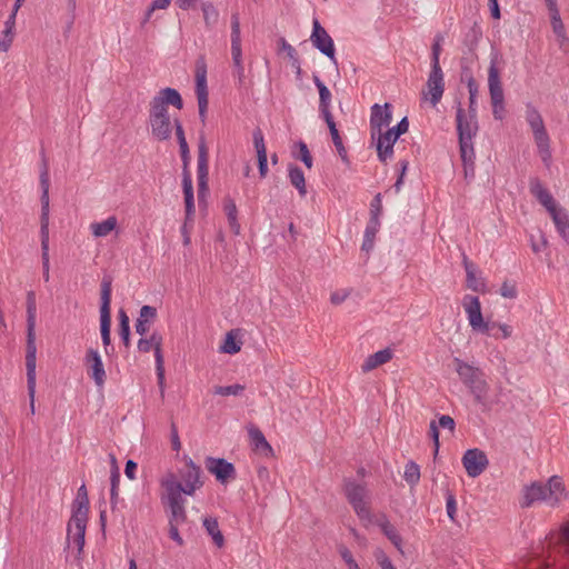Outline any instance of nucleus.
Instances as JSON below:
<instances>
[{"label":"nucleus","mask_w":569,"mask_h":569,"mask_svg":"<svg viewBox=\"0 0 569 569\" xmlns=\"http://www.w3.org/2000/svg\"><path fill=\"white\" fill-rule=\"evenodd\" d=\"M36 318L37 302L34 291L27 293V348H26V368L28 395L30 397L31 412H34V392H36Z\"/></svg>","instance_id":"f257e3e1"},{"label":"nucleus","mask_w":569,"mask_h":569,"mask_svg":"<svg viewBox=\"0 0 569 569\" xmlns=\"http://www.w3.org/2000/svg\"><path fill=\"white\" fill-rule=\"evenodd\" d=\"M453 362L460 380L472 395L475 403L487 407L490 387L485 372L480 368L469 365L459 358H455Z\"/></svg>","instance_id":"f03ea898"},{"label":"nucleus","mask_w":569,"mask_h":569,"mask_svg":"<svg viewBox=\"0 0 569 569\" xmlns=\"http://www.w3.org/2000/svg\"><path fill=\"white\" fill-rule=\"evenodd\" d=\"M179 476L182 481H179L173 472H169L160 481L164 490H169L172 486L180 487V495L193 496L194 492L203 486L201 479L202 470L200 466L196 465L191 458L184 459V467L179 470Z\"/></svg>","instance_id":"7ed1b4c3"},{"label":"nucleus","mask_w":569,"mask_h":569,"mask_svg":"<svg viewBox=\"0 0 569 569\" xmlns=\"http://www.w3.org/2000/svg\"><path fill=\"white\" fill-rule=\"evenodd\" d=\"M526 120L532 130L541 160L547 167H549L551 161L550 138L546 130L541 114L531 104L527 106Z\"/></svg>","instance_id":"20e7f679"},{"label":"nucleus","mask_w":569,"mask_h":569,"mask_svg":"<svg viewBox=\"0 0 569 569\" xmlns=\"http://www.w3.org/2000/svg\"><path fill=\"white\" fill-rule=\"evenodd\" d=\"M499 56L497 52L491 54L490 66L488 69V88L492 104V114L497 120H501L503 118L505 111V96L503 89L500 81L498 64Z\"/></svg>","instance_id":"39448f33"},{"label":"nucleus","mask_w":569,"mask_h":569,"mask_svg":"<svg viewBox=\"0 0 569 569\" xmlns=\"http://www.w3.org/2000/svg\"><path fill=\"white\" fill-rule=\"evenodd\" d=\"M409 129V121L407 117H403L395 127L388 129L385 132H380L376 136L377 154L381 162H386L393 156V146L399 137L406 133Z\"/></svg>","instance_id":"423d86ee"},{"label":"nucleus","mask_w":569,"mask_h":569,"mask_svg":"<svg viewBox=\"0 0 569 569\" xmlns=\"http://www.w3.org/2000/svg\"><path fill=\"white\" fill-rule=\"evenodd\" d=\"M463 308L468 316L469 325L472 330L499 338L498 333L495 332L496 322L485 321L481 313L480 300L476 296L466 295L463 297Z\"/></svg>","instance_id":"0eeeda50"},{"label":"nucleus","mask_w":569,"mask_h":569,"mask_svg":"<svg viewBox=\"0 0 569 569\" xmlns=\"http://www.w3.org/2000/svg\"><path fill=\"white\" fill-rule=\"evenodd\" d=\"M343 491L348 502L352 506L355 512L360 519H370V510L367 506L366 498L368 496L367 487L357 483L352 479L343 480Z\"/></svg>","instance_id":"6e6552de"},{"label":"nucleus","mask_w":569,"mask_h":569,"mask_svg":"<svg viewBox=\"0 0 569 569\" xmlns=\"http://www.w3.org/2000/svg\"><path fill=\"white\" fill-rule=\"evenodd\" d=\"M180 157L182 160V189L184 194V207L187 219L191 217L194 211L193 186L192 178L189 171L190 150L187 141L179 143Z\"/></svg>","instance_id":"1a4fd4ad"},{"label":"nucleus","mask_w":569,"mask_h":569,"mask_svg":"<svg viewBox=\"0 0 569 569\" xmlns=\"http://www.w3.org/2000/svg\"><path fill=\"white\" fill-rule=\"evenodd\" d=\"M111 292L112 277L104 276L101 281L100 290V332L101 336L111 333Z\"/></svg>","instance_id":"9d476101"},{"label":"nucleus","mask_w":569,"mask_h":569,"mask_svg":"<svg viewBox=\"0 0 569 569\" xmlns=\"http://www.w3.org/2000/svg\"><path fill=\"white\" fill-rule=\"evenodd\" d=\"M196 94L198 99L199 119L206 124L208 110L207 66L203 59L197 61L196 66Z\"/></svg>","instance_id":"9b49d317"},{"label":"nucleus","mask_w":569,"mask_h":569,"mask_svg":"<svg viewBox=\"0 0 569 569\" xmlns=\"http://www.w3.org/2000/svg\"><path fill=\"white\" fill-rule=\"evenodd\" d=\"M310 41L316 49H318L330 61L337 64L333 40L327 30L321 26L318 19H313L312 21Z\"/></svg>","instance_id":"f8f14e48"},{"label":"nucleus","mask_w":569,"mask_h":569,"mask_svg":"<svg viewBox=\"0 0 569 569\" xmlns=\"http://www.w3.org/2000/svg\"><path fill=\"white\" fill-rule=\"evenodd\" d=\"M182 490L178 485L166 491V500L169 507V525H181L187 521L186 499L180 495Z\"/></svg>","instance_id":"ddd939ff"},{"label":"nucleus","mask_w":569,"mask_h":569,"mask_svg":"<svg viewBox=\"0 0 569 569\" xmlns=\"http://www.w3.org/2000/svg\"><path fill=\"white\" fill-rule=\"evenodd\" d=\"M209 152L204 137L201 134L198 142V199L202 201L208 192Z\"/></svg>","instance_id":"4468645a"},{"label":"nucleus","mask_w":569,"mask_h":569,"mask_svg":"<svg viewBox=\"0 0 569 569\" xmlns=\"http://www.w3.org/2000/svg\"><path fill=\"white\" fill-rule=\"evenodd\" d=\"M88 517L71 516L67 527L68 547L73 545L77 548V559L81 558L84 547V536Z\"/></svg>","instance_id":"2eb2a0df"},{"label":"nucleus","mask_w":569,"mask_h":569,"mask_svg":"<svg viewBox=\"0 0 569 569\" xmlns=\"http://www.w3.org/2000/svg\"><path fill=\"white\" fill-rule=\"evenodd\" d=\"M206 469L216 477L221 485H226L237 477L233 463L224 458L207 457L204 460Z\"/></svg>","instance_id":"dca6fc26"},{"label":"nucleus","mask_w":569,"mask_h":569,"mask_svg":"<svg viewBox=\"0 0 569 569\" xmlns=\"http://www.w3.org/2000/svg\"><path fill=\"white\" fill-rule=\"evenodd\" d=\"M489 461L487 455L480 449H468L462 457V465L467 475L471 478L480 476L487 468Z\"/></svg>","instance_id":"f3484780"},{"label":"nucleus","mask_w":569,"mask_h":569,"mask_svg":"<svg viewBox=\"0 0 569 569\" xmlns=\"http://www.w3.org/2000/svg\"><path fill=\"white\" fill-rule=\"evenodd\" d=\"M456 122L459 140H472L476 137L479 129L477 117L467 114L460 102L456 112Z\"/></svg>","instance_id":"a211bd4d"},{"label":"nucleus","mask_w":569,"mask_h":569,"mask_svg":"<svg viewBox=\"0 0 569 569\" xmlns=\"http://www.w3.org/2000/svg\"><path fill=\"white\" fill-rule=\"evenodd\" d=\"M84 361L88 368L89 377L93 379L98 388H102L106 382L107 375L101 356L96 349L89 348L87 350Z\"/></svg>","instance_id":"6ab92c4d"},{"label":"nucleus","mask_w":569,"mask_h":569,"mask_svg":"<svg viewBox=\"0 0 569 569\" xmlns=\"http://www.w3.org/2000/svg\"><path fill=\"white\" fill-rule=\"evenodd\" d=\"M390 107L389 103H385L383 106L376 103L371 107L370 130L372 140L376 139V136L380 133L385 127L390 124L392 120Z\"/></svg>","instance_id":"aec40b11"},{"label":"nucleus","mask_w":569,"mask_h":569,"mask_svg":"<svg viewBox=\"0 0 569 569\" xmlns=\"http://www.w3.org/2000/svg\"><path fill=\"white\" fill-rule=\"evenodd\" d=\"M427 88L428 92H423V94H430V102L435 107L440 102L445 91L443 72L440 66H431Z\"/></svg>","instance_id":"412c9836"},{"label":"nucleus","mask_w":569,"mask_h":569,"mask_svg":"<svg viewBox=\"0 0 569 569\" xmlns=\"http://www.w3.org/2000/svg\"><path fill=\"white\" fill-rule=\"evenodd\" d=\"M149 341L153 345L157 380H158V386L160 389V395H161V397H163L164 396V360H163V355H162V350H161L162 337L159 332L154 331L149 337Z\"/></svg>","instance_id":"4be33fe9"},{"label":"nucleus","mask_w":569,"mask_h":569,"mask_svg":"<svg viewBox=\"0 0 569 569\" xmlns=\"http://www.w3.org/2000/svg\"><path fill=\"white\" fill-rule=\"evenodd\" d=\"M565 495V486L560 477L552 476L546 485H542V501L555 507L559 503Z\"/></svg>","instance_id":"5701e85b"},{"label":"nucleus","mask_w":569,"mask_h":569,"mask_svg":"<svg viewBox=\"0 0 569 569\" xmlns=\"http://www.w3.org/2000/svg\"><path fill=\"white\" fill-rule=\"evenodd\" d=\"M530 192L547 209L548 212L559 207L552 194L542 186L538 178L530 179Z\"/></svg>","instance_id":"b1692460"},{"label":"nucleus","mask_w":569,"mask_h":569,"mask_svg":"<svg viewBox=\"0 0 569 569\" xmlns=\"http://www.w3.org/2000/svg\"><path fill=\"white\" fill-rule=\"evenodd\" d=\"M313 82L319 91V110L322 118L326 120L333 119L330 111L331 92L328 87L320 80L318 76H313Z\"/></svg>","instance_id":"393cba45"},{"label":"nucleus","mask_w":569,"mask_h":569,"mask_svg":"<svg viewBox=\"0 0 569 569\" xmlns=\"http://www.w3.org/2000/svg\"><path fill=\"white\" fill-rule=\"evenodd\" d=\"M156 318L157 309L154 307L148 305L142 306L134 325L136 332L143 337L149 331L150 326L154 322Z\"/></svg>","instance_id":"a878e982"},{"label":"nucleus","mask_w":569,"mask_h":569,"mask_svg":"<svg viewBox=\"0 0 569 569\" xmlns=\"http://www.w3.org/2000/svg\"><path fill=\"white\" fill-rule=\"evenodd\" d=\"M558 233L569 243V214L562 207H557L549 212Z\"/></svg>","instance_id":"bb28decb"},{"label":"nucleus","mask_w":569,"mask_h":569,"mask_svg":"<svg viewBox=\"0 0 569 569\" xmlns=\"http://www.w3.org/2000/svg\"><path fill=\"white\" fill-rule=\"evenodd\" d=\"M392 359V351L389 348L379 350L370 355L361 365L362 372H369L377 367L389 362Z\"/></svg>","instance_id":"cd10ccee"},{"label":"nucleus","mask_w":569,"mask_h":569,"mask_svg":"<svg viewBox=\"0 0 569 569\" xmlns=\"http://www.w3.org/2000/svg\"><path fill=\"white\" fill-rule=\"evenodd\" d=\"M152 136L159 140L164 141L170 139L172 132V123L169 117L154 119L150 121Z\"/></svg>","instance_id":"c85d7f7f"},{"label":"nucleus","mask_w":569,"mask_h":569,"mask_svg":"<svg viewBox=\"0 0 569 569\" xmlns=\"http://www.w3.org/2000/svg\"><path fill=\"white\" fill-rule=\"evenodd\" d=\"M49 200H41L40 237L41 251H49Z\"/></svg>","instance_id":"c756f323"},{"label":"nucleus","mask_w":569,"mask_h":569,"mask_svg":"<svg viewBox=\"0 0 569 569\" xmlns=\"http://www.w3.org/2000/svg\"><path fill=\"white\" fill-rule=\"evenodd\" d=\"M377 525L379 526V528L381 529V531L383 532V535L391 541V543L400 551L402 552L401 550V546H402V538L401 536L399 535V532L397 531V529L395 528V526H392L390 523V521L388 520L387 516L386 515H381L378 519H377Z\"/></svg>","instance_id":"7c9ffc66"},{"label":"nucleus","mask_w":569,"mask_h":569,"mask_svg":"<svg viewBox=\"0 0 569 569\" xmlns=\"http://www.w3.org/2000/svg\"><path fill=\"white\" fill-rule=\"evenodd\" d=\"M463 267L466 270V282L467 287L472 291H485L486 283L483 279L476 277V266L473 262L469 261L467 256H463Z\"/></svg>","instance_id":"2f4dec72"},{"label":"nucleus","mask_w":569,"mask_h":569,"mask_svg":"<svg viewBox=\"0 0 569 569\" xmlns=\"http://www.w3.org/2000/svg\"><path fill=\"white\" fill-rule=\"evenodd\" d=\"M89 513V498L87 488L84 485L78 489L77 497L72 502V515L71 516H80L88 517Z\"/></svg>","instance_id":"473e14b6"},{"label":"nucleus","mask_w":569,"mask_h":569,"mask_svg":"<svg viewBox=\"0 0 569 569\" xmlns=\"http://www.w3.org/2000/svg\"><path fill=\"white\" fill-rule=\"evenodd\" d=\"M379 228H380V219H376V218L371 219L370 218L367 223V227L365 229L363 241L361 244L362 251H366L367 253H369L373 249L376 234L379 231Z\"/></svg>","instance_id":"72a5a7b5"},{"label":"nucleus","mask_w":569,"mask_h":569,"mask_svg":"<svg viewBox=\"0 0 569 569\" xmlns=\"http://www.w3.org/2000/svg\"><path fill=\"white\" fill-rule=\"evenodd\" d=\"M223 210L226 212L229 227L234 234L240 233V223L238 222V209L232 198L227 197L223 200Z\"/></svg>","instance_id":"f704fd0d"},{"label":"nucleus","mask_w":569,"mask_h":569,"mask_svg":"<svg viewBox=\"0 0 569 569\" xmlns=\"http://www.w3.org/2000/svg\"><path fill=\"white\" fill-rule=\"evenodd\" d=\"M326 123L329 128L330 136L332 138V142L338 151L339 157L345 163H349L348 152L347 149L343 146L342 139L339 134V131L337 129L336 122L333 119L326 120Z\"/></svg>","instance_id":"c9c22d12"},{"label":"nucleus","mask_w":569,"mask_h":569,"mask_svg":"<svg viewBox=\"0 0 569 569\" xmlns=\"http://www.w3.org/2000/svg\"><path fill=\"white\" fill-rule=\"evenodd\" d=\"M289 172V180L291 184L298 190L300 196H306L307 188H306V179L305 173L298 166H295L292 163L288 167Z\"/></svg>","instance_id":"e433bc0d"},{"label":"nucleus","mask_w":569,"mask_h":569,"mask_svg":"<svg viewBox=\"0 0 569 569\" xmlns=\"http://www.w3.org/2000/svg\"><path fill=\"white\" fill-rule=\"evenodd\" d=\"M156 97L160 98L161 101H163V103L166 106H172L179 110H181L183 108V100L177 89L169 88V87L161 89L159 91L158 96H156Z\"/></svg>","instance_id":"4c0bfd02"},{"label":"nucleus","mask_w":569,"mask_h":569,"mask_svg":"<svg viewBox=\"0 0 569 569\" xmlns=\"http://www.w3.org/2000/svg\"><path fill=\"white\" fill-rule=\"evenodd\" d=\"M118 220L116 216H111L101 222H93L90 224V229L94 237H106L116 229Z\"/></svg>","instance_id":"58836bf2"},{"label":"nucleus","mask_w":569,"mask_h":569,"mask_svg":"<svg viewBox=\"0 0 569 569\" xmlns=\"http://www.w3.org/2000/svg\"><path fill=\"white\" fill-rule=\"evenodd\" d=\"M203 527L206 528V531L209 536H211L214 545L218 548L223 547L224 545V538L222 532L219 529V523L216 518L207 517L203 519Z\"/></svg>","instance_id":"ea45409f"},{"label":"nucleus","mask_w":569,"mask_h":569,"mask_svg":"<svg viewBox=\"0 0 569 569\" xmlns=\"http://www.w3.org/2000/svg\"><path fill=\"white\" fill-rule=\"evenodd\" d=\"M249 436L256 450L263 452L266 455L272 452L271 446L269 445L260 429L256 427L250 428Z\"/></svg>","instance_id":"a19ab883"},{"label":"nucleus","mask_w":569,"mask_h":569,"mask_svg":"<svg viewBox=\"0 0 569 569\" xmlns=\"http://www.w3.org/2000/svg\"><path fill=\"white\" fill-rule=\"evenodd\" d=\"M241 50L240 19L239 14H231V53H239Z\"/></svg>","instance_id":"79ce46f5"},{"label":"nucleus","mask_w":569,"mask_h":569,"mask_svg":"<svg viewBox=\"0 0 569 569\" xmlns=\"http://www.w3.org/2000/svg\"><path fill=\"white\" fill-rule=\"evenodd\" d=\"M542 483L533 482L526 488L522 507H530L536 501H542Z\"/></svg>","instance_id":"37998d69"},{"label":"nucleus","mask_w":569,"mask_h":569,"mask_svg":"<svg viewBox=\"0 0 569 569\" xmlns=\"http://www.w3.org/2000/svg\"><path fill=\"white\" fill-rule=\"evenodd\" d=\"M42 161H41V172H40V187H41V198L40 200H49V166L48 160L44 156V152H41Z\"/></svg>","instance_id":"c03bdc74"},{"label":"nucleus","mask_w":569,"mask_h":569,"mask_svg":"<svg viewBox=\"0 0 569 569\" xmlns=\"http://www.w3.org/2000/svg\"><path fill=\"white\" fill-rule=\"evenodd\" d=\"M549 13H550V19H551L552 30H553L555 34L557 36L560 46H562L563 43H566L568 41V37L566 36L565 26L560 18L559 9L551 11Z\"/></svg>","instance_id":"a18cd8bd"},{"label":"nucleus","mask_w":569,"mask_h":569,"mask_svg":"<svg viewBox=\"0 0 569 569\" xmlns=\"http://www.w3.org/2000/svg\"><path fill=\"white\" fill-rule=\"evenodd\" d=\"M169 117L168 108L160 98L153 97L150 101L149 121Z\"/></svg>","instance_id":"49530a36"},{"label":"nucleus","mask_w":569,"mask_h":569,"mask_svg":"<svg viewBox=\"0 0 569 569\" xmlns=\"http://www.w3.org/2000/svg\"><path fill=\"white\" fill-rule=\"evenodd\" d=\"M459 149L462 163L475 162V149L472 140H459Z\"/></svg>","instance_id":"de8ad7c7"},{"label":"nucleus","mask_w":569,"mask_h":569,"mask_svg":"<svg viewBox=\"0 0 569 569\" xmlns=\"http://www.w3.org/2000/svg\"><path fill=\"white\" fill-rule=\"evenodd\" d=\"M403 478L408 485L416 486L420 480L419 466L413 461H409L405 467Z\"/></svg>","instance_id":"09e8293b"},{"label":"nucleus","mask_w":569,"mask_h":569,"mask_svg":"<svg viewBox=\"0 0 569 569\" xmlns=\"http://www.w3.org/2000/svg\"><path fill=\"white\" fill-rule=\"evenodd\" d=\"M203 20L208 28L213 27L219 19V12L211 2L202 3Z\"/></svg>","instance_id":"8fccbe9b"},{"label":"nucleus","mask_w":569,"mask_h":569,"mask_svg":"<svg viewBox=\"0 0 569 569\" xmlns=\"http://www.w3.org/2000/svg\"><path fill=\"white\" fill-rule=\"evenodd\" d=\"M244 386L240 383H234L230 386H216L212 389V393L217 396H239L244 390Z\"/></svg>","instance_id":"3c124183"},{"label":"nucleus","mask_w":569,"mask_h":569,"mask_svg":"<svg viewBox=\"0 0 569 569\" xmlns=\"http://www.w3.org/2000/svg\"><path fill=\"white\" fill-rule=\"evenodd\" d=\"M220 349L224 353L233 355L240 351L241 342L237 341L233 332L230 331L226 335V339Z\"/></svg>","instance_id":"603ef678"},{"label":"nucleus","mask_w":569,"mask_h":569,"mask_svg":"<svg viewBox=\"0 0 569 569\" xmlns=\"http://www.w3.org/2000/svg\"><path fill=\"white\" fill-rule=\"evenodd\" d=\"M252 138H253V144H254V148L257 151V156L258 154H262V156L267 154L264 138H263V133L260 128H256L253 130Z\"/></svg>","instance_id":"864d4df0"},{"label":"nucleus","mask_w":569,"mask_h":569,"mask_svg":"<svg viewBox=\"0 0 569 569\" xmlns=\"http://www.w3.org/2000/svg\"><path fill=\"white\" fill-rule=\"evenodd\" d=\"M442 36L437 34L431 47V66H440L441 41Z\"/></svg>","instance_id":"5fc2aeb1"},{"label":"nucleus","mask_w":569,"mask_h":569,"mask_svg":"<svg viewBox=\"0 0 569 569\" xmlns=\"http://www.w3.org/2000/svg\"><path fill=\"white\" fill-rule=\"evenodd\" d=\"M297 146L299 149V159L305 163V166L308 169L312 168V157L307 144L303 141H299Z\"/></svg>","instance_id":"6e6d98bb"},{"label":"nucleus","mask_w":569,"mask_h":569,"mask_svg":"<svg viewBox=\"0 0 569 569\" xmlns=\"http://www.w3.org/2000/svg\"><path fill=\"white\" fill-rule=\"evenodd\" d=\"M280 49L287 53L291 61V66L298 64V56L296 49L286 41L284 38H280L279 40Z\"/></svg>","instance_id":"4d7b16f0"},{"label":"nucleus","mask_w":569,"mask_h":569,"mask_svg":"<svg viewBox=\"0 0 569 569\" xmlns=\"http://www.w3.org/2000/svg\"><path fill=\"white\" fill-rule=\"evenodd\" d=\"M339 553L349 569H360V567L358 566L357 561L355 560L351 551L347 547L340 546Z\"/></svg>","instance_id":"13d9d810"},{"label":"nucleus","mask_w":569,"mask_h":569,"mask_svg":"<svg viewBox=\"0 0 569 569\" xmlns=\"http://www.w3.org/2000/svg\"><path fill=\"white\" fill-rule=\"evenodd\" d=\"M382 212V197L381 193H377L370 203V218L379 219Z\"/></svg>","instance_id":"bf43d9fd"},{"label":"nucleus","mask_w":569,"mask_h":569,"mask_svg":"<svg viewBox=\"0 0 569 569\" xmlns=\"http://www.w3.org/2000/svg\"><path fill=\"white\" fill-rule=\"evenodd\" d=\"M446 509L447 515L451 520H455V516L457 512V501L455 496L451 492H448L446 496Z\"/></svg>","instance_id":"052dcab7"},{"label":"nucleus","mask_w":569,"mask_h":569,"mask_svg":"<svg viewBox=\"0 0 569 569\" xmlns=\"http://www.w3.org/2000/svg\"><path fill=\"white\" fill-rule=\"evenodd\" d=\"M236 73L241 82L244 77V67L242 64V52L231 53Z\"/></svg>","instance_id":"680f3d73"},{"label":"nucleus","mask_w":569,"mask_h":569,"mask_svg":"<svg viewBox=\"0 0 569 569\" xmlns=\"http://www.w3.org/2000/svg\"><path fill=\"white\" fill-rule=\"evenodd\" d=\"M517 288L515 284L505 281L500 288V295L503 298L515 299L517 297Z\"/></svg>","instance_id":"e2e57ef3"},{"label":"nucleus","mask_w":569,"mask_h":569,"mask_svg":"<svg viewBox=\"0 0 569 569\" xmlns=\"http://www.w3.org/2000/svg\"><path fill=\"white\" fill-rule=\"evenodd\" d=\"M376 559L380 566L381 569H397L390 558L383 552V551H379L377 555H376Z\"/></svg>","instance_id":"0e129e2a"},{"label":"nucleus","mask_w":569,"mask_h":569,"mask_svg":"<svg viewBox=\"0 0 569 569\" xmlns=\"http://www.w3.org/2000/svg\"><path fill=\"white\" fill-rule=\"evenodd\" d=\"M429 429H430L429 433H430V437H431V439L433 441V446H435V456H437L438 450H439V430H438V426L435 420H432L430 422Z\"/></svg>","instance_id":"69168bd1"},{"label":"nucleus","mask_w":569,"mask_h":569,"mask_svg":"<svg viewBox=\"0 0 569 569\" xmlns=\"http://www.w3.org/2000/svg\"><path fill=\"white\" fill-rule=\"evenodd\" d=\"M481 33L475 29L470 30V32L466 36L465 44L469 48V50H473L477 46L478 39Z\"/></svg>","instance_id":"338daca9"},{"label":"nucleus","mask_w":569,"mask_h":569,"mask_svg":"<svg viewBox=\"0 0 569 569\" xmlns=\"http://www.w3.org/2000/svg\"><path fill=\"white\" fill-rule=\"evenodd\" d=\"M258 170L261 178H266L268 173V157L267 154H258L257 157Z\"/></svg>","instance_id":"774afa93"}]
</instances>
